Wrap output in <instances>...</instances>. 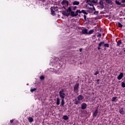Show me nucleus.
<instances>
[{"instance_id":"f257e3e1","label":"nucleus","mask_w":125,"mask_h":125,"mask_svg":"<svg viewBox=\"0 0 125 125\" xmlns=\"http://www.w3.org/2000/svg\"><path fill=\"white\" fill-rule=\"evenodd\" d=\"M66 11H67V12H70V16L73 17H76L78 15V14H81L82 13V10L81 11L80 10H77L75 12L74 11H72L71 6L68 7Z\"/></svg>"},{"instance_id":"f03ea898","label":"nucleus","mask_w":125,"mask_h":125,"mask_svg":"<svg viewBox=\"0 0 125 125\" xmlns=\"http://www.w3.org/2000/svg\"><path fill=\"white\" fill-rule=\"evenodd\" d=\"M59 94H60V97H61L62 100L64 99L66 94H65V91L63 89H62V90L60 91Z\"/></svg>"},{"instance_id":"7ed1b4c3","label":"nucleus","mask_w":125,"mask_h":125,"mask_svg":"<svg viewBox=\"0 0 125 125\" xmlns=\"http://www.w3.org/2000/svg\"><path fill=\"white\" fill-rule=\"evenodd\" d=\"M58 10V8L57 7H51V14L53 16L55 15V12L57 11Z\"/></svg>"},{"instance_id":"20e7f679","label":"nucleus","mask_w":125,"mask_h":125,"mask_svg":"<svg viewBox=\"0 0 125 125\" xmlns=\"http://www.w3.org/2000/svg\"><path fill=\"white\" fill-rule=\"evenodd\" d=\"M79 86V83H76L75 85H74L73 90L75 93H78Z\"/></svg>"},{"instance_id":"39448f33","label":"nucleus","mask_w":125,"mask_h":125,"mask_svg":"<svg viewBox=\"0 0 125 125\" xmlns=\"http://www.w3.org/2000/svg\"><path fill=\"white\" fill-rule=\"evenodd\" d=\"M62 4L63 5V8L65 9V6H68L69 5V1L66 0H63L62 1Z\"/></svg>"},{"instance_id":"423d86ee","label":"nucleus","mask_w":125,"mask_h":125,"mask_svg":"<svg viewBox=\"0 0 125 125\" xmlns=\"http://www.w3.org/2000/svg\"><path fill=\"white\" fill-rule=\"evenodd\" d=\"M124 77V73L123 72H121L119 76L117 77V79L119 81H120L121 80H122V79H123Z\"/></svg>"},{"instance_id":"0eeeda50","label":"nucleus","mask_w":125,"mask_h":125,"mask_svg":"<svg viewBox=\"0 0 125 125\" xmlns=\"http://www.w3.org/2000/svg\"><path fill=\"white\" fill-rule=\"evenodd\" d=\"M62 15L68 17L69 15H71V12H68L66 11H62Z\"/></svg>"},{"instance_id":"6e6552de","label":"nucleus","mask_w":125,"mask_h":125,"mask_svg":"<svg viewBox=\"0 0 125 125\" xmlns=\"http://www.w3.org/2000/svg\"><path fill=\"white\" fill-rule=\"evenodd\" d=\"M84 99V97L82 95H79L77 97V100L79 101H81Z\"/></svg>"},{"instance_id":"1a4fd4ad","label":"nucleus","mask_w":125,"mask_h":125,"mask_svg":"<svg viewBox=\"0 0 125 125\" xmlns=\"http://www.w3.org/2000/svg\"><path fill=\"white\" fill-rule=\"evenodd\" d=\"M100 7L101 9H103L104 8V2L103 0H100Z\"/></svg>"},{"instance_id":"9d476101","label":"nucleus","mask_w":125,"mask_h":125,"mask_svg":"<svg viewBox=\"0 0 125 125\" xmlns=\"http://www.w3.org/2000/svg\"><path fill=\"white\" fill-rule=\"evenodd\" d=\"M87 107V104L85 103H83L81 105V109L82 110H84Z\"/></svg>"},{"instance_id":"9b49d317","label":"nucleus","mask_w":125,"mask_h":125,"mask_svg":"<svg viewBox=\"0 0 125 125\" xmlns=\"http://www.w3.org/2000/svg\"><path fill=\"white\" fill-rule=\"evenodd\" d=\"M98 109H97L94 111V112L93 114V118L96 117H97V114H98Z\"/></svg>"},{"instance_id":"f8f14e48","label":"nucleus","mask_w":125,"mask_h":125,"mask_svg":"<svg viewBox=\"0 0 125 125\" xmlns=\"http://www.w3.org/2000/svg\"><path fill=\"white\" fill-rule=\"evenodd\" d=\"M82 33L83 34H88V31L87 29H83L82 30Z\"/></svg>"},{"instance_id":"ddd939ff","label":"nucleus","mask_w":125,"mask_h":125,"mask_svg":"<svg viewBox=\"0 0 125 125\" xmlns=\"http://www.w3.org/2000/svg\"><path fill=\"white\" fill-rule=\"evenodd\" d=\"M118 97H113L112 98V100L111 101L112 102H117L118 101Z\"/></svg>"},{"instance_id":"4468645a","label":"nucleus","mask_w":125,"mask_h":125,"mask_svg":"<svg viewBox=\"0 0 125 125\" xmlns=\"http://www.w3.org/2000/svg\"><path fill=\"white\" fill-rule=\"evenodd\" d=\"M72 4H73V5H78L80 4V2L77 0H74L73 3H72Z\"/></svg>"},{"instance_id":"2eb2a0df","label":"nucleus","mask_w":125,"mask_h":125,"mask_svg":"<svg viewBox=\"0 0 125 125\" xmlns=\"http://www.w3.org/2000/svg\"><path fill=\"white\" fill-rule=\"evenodd\" d=\"M81 104V102L80 101L77 100H75V104L79 105V104Z\"/></svg>"},{"instance_id":"dca6fc26","label":"nucleus","mask_w":125,"mask_h":125,"mask_svg":"<svg viewBox=\"0 0 125 125\" xmlns=\"http://www.w3.org/2000/svg\"><path fill=\"white\" fill-rule=\"evenodd\" d=\"M119 113L120 114H122V115H124L125 114V112L124 110V108H121L119 110Z\"/></svg>"},{"instance_id":"f3484780","label":"nucleus","mask_w":125,"mask_h":125,"mask_svg":"<svg viewBox=\"0 0 125 125\" xmlns=\"http://www.w3.org/2000/svg\"><path fill=\"white\" fill-rule=\"evenodd\" d=\"M122 44V42L121 40H119L117 42V46H120V45Z\"/></svg>"},{"instance_id":"a211bd4d","label":"nucleus","mask_w":125,"mask_h":125,"mask_svg":"<svg viewBox=\"0 0 125 125\" xmlns=\"http://www.w3.org/2000/svg\"><path fill=\"white\" fill-rule=\"evenodd\" d=\"M28 120L29 122V123H32L34 121V120L33 118L30 117L28 118Z\"/></svg>"},{"instance_id":"6ab92c4d","label":"nucleus","mask_w":125,"mask_h":125,"mask_svg":"<svg viewBox=\"0 0 125 125\" xmlns=\"http://www.w3.org/2000/svg\"><path fill=\"white\" fill-rule=\"evenodd\" d=\"M60 104V99L59 98H57V105H59Z\"/></svg>"},{"instance_id":"aec40b11","label":"nucleus","mask_w":125,"mask_h":125,"mask_svg":"<svg viewBox=\"0 0 125 125\" xmlns=\"http://www.w3.org/2000/svg\"><path fill=\"white\" fill-rule=\"evenodd\" d=\"M62 119H63V120L67 121L69 119V118L68 117V116L67 115H64L63 116V117H62Z\"/></svg>"},{"instance_id":"412c9836","label":"nucleus","mask_w":125,"mask_h":125,"mask_svg":"<svg viewBox=\"0 0 125 125\" xmlns=\"http://www.w3.org/2000/svg\"><path fill=\"white\" fill-rule=\"evenodd\" d=\"M104 41H103V42H100L99 44H98V46L99 47H101L102 45H104Z\"/></svg>"},{"instance_id":"4be33fe9","label":"nucleus","mask_w":125,"mask_h":125,"mask_svg":"<svg viewBox=\"0 0 125 125\" xmlns=\"http://www.w3.org/2000/svg\"><path fill=\"white\" fill-rule=\"evenodd\" d=\"M105 2L106 3H108L110 4H112V2L111 0H105Z\"/></svg>"},{"instance_id":"5701e85b","label":"nucleus","mask_w":125,"mask_h":125,"mask_svg":"<svg viewBox=\"0 0 125 125\" xmlns=\"http://www.w3.org/2000/svg\"><path fill=\"white\" fill-rule=\"evenodd\" d=\"M94 32V30H90L87 32V34L91 35Z\"/></svg>"},{"instance_id":"b1692460","label":"nucleus","mask_w":125,"mask_h":125,"mask_svg":"<svg viewBox=\"0 0 125 125\" xmlns=\"http://www.w3.org/2000/svg\"><path fill=\"white\" fill-rule=\"evenodd\" d=\"M64 99H62V106H63L65 104Z\"/></svg>"},{"instance_id":"393cba45","label":"nucleus","mask_w":125,"mask_h":125,"mask_svg":"<svg viewBox=\"0 0 125 125\" xmlns=\"http://www.w3.org/2000/svg\"><path fill=\"white\" fill-rule=\"evenodd\" d=\"M82 13H83V14H85V15H87V14H88V13L86 12L85 11V10H82Z\"/></svg>"},{"instance_id":"a878e982","label":"nucleus","mask_w":125,"mask_h":125,"mask_svg":"<svg viewBox=\"0 0 125 125\" xmlns=\"http://www.w3.org/2000/svg\"><path fill=\"white\" fill-rule=\"evenodd\" d=\"M89 2L91 3V0H86V3H88V5H90V6H91V4L90 3H89Z\"/></svg>"},{"instance_id":"bb28decb","label":"nucleus","mask_w":125,"mask_h":125,"mask_svg":"<svg viewBox=\"0 0 125 125\" xmlns=\"http://www.w3.org/2000/svg\"><path fill=\"white\" fill-rule=\"evenodd\" d=\"M115 3L116 4L120 5H121V3H120L119 1L116 0Z\"/></svg>"},{"instance_id":"cd10ccee","label":"nucleus","mask_w":125,"mask_h":125,"mask_svg":"<svg viewBox=\"0 0 125 125\" xmlns=\"http://www.w3.org/2000/svg\"><path fill=\"white\" fill-rule=\"evenodd\" d=\"M119 27H123V25L120 22H118Z\"/></svg>"},{"instance_id":"c85d7f7f","label":"nucleus","mask_w":125,"mask_h":125,"mask_svg":"<svg viewBox=\"0 0 125 125\" xmlns=\"http://www.w3.org/2000/svg\"><path fill=\"white\" fill-rule=\"evenodd\" d=\"M36 89H37L36 88H32L31 89L30 91H31V92H33V91H35Z\"/></svg>"},{"instance_id":"c756f323","label":"nucleus","mask_w":125,"mask_h":125,"mask_svg":"<svg viewBox=\"0 0 125 125\" xmlns=\"http://www.w3.org/2000/svg\"><path fill=\"white\" fill-rule=\"evenodd\" d=\"M104 46L105 47H109V45L108 43H105L104 44Z\"/></svg>"},{"instance_id":"7c9ffc66","label":"nucleus","mask_w":125,"mask_h":125,"mask_svg":"<svg viewBox=\"0 0 125 125\" xmlns=\"http://www.w3.org/2000/svg\"><path fill=\"white\" fill-rule=\"evenodd\" d=\"M121 84H122V87H123V88L125 87V83L122 82V83H121Z\"/></svg>"},{"instance_id":"2f4dec72","label":"nucleus","mask_w":125,"mask_h":125,"mask_svg":"<svg viewBox=\"0 0 125 125\" xmlns=\"http://www.w3.org/2000/svg\"><path fill=\"white\" fill-rule=\"evenodd\" d=\"M99 14V11H95V12H94V14L95 15H97Z\"/></svg>"},{"instance_id":"473e14b6","label":"nucleus","mask_w":125,"mask_h":125,"mask_svg":"<svg viewBox=\"0 0 125 125\" xmlns=\"http://www.w3.org/2000/svg\"><path fill=\"white\" fill-rule=\"evenodd\" d=\"M98 74H99V71H96L95 72V73H94V76H97V75H98Z\"/></svg>"},{"instance_id":"72a5a7b5","label":"nucleus","mask_w":125,"mask_h":125,"mask_svg":"<svg viewBox=\"0 0 125 125\" xmlns=\"http://www.w3.org/2000/svg\"><path fill=\"white\" fill-rule=\"evenodd\" d=\"M71 8L72 7V8H73V10H75L76 9H77V6H73V7L71 6Z\"/></svg>"},{"instance_id":"f704fd0d","label":"nucleus","mask_w":125,"mask_h":125,"mask_svg":"<svg viewBox=\"0 0 125 125\" xmlns=\"http://www.w3.org/2000/svg\"><path fill=\"white\" fill-rule=\"evenodd\" d=\"M96 3L97 2L95 0H91V3Z\"/></svg>"},{"instance_id":"c9c22d12","label":"nucleus","mask_w":125,"mask_h":125,"mask_svg":"<svg viewBox=\"0 0 125 125\" xmlns=\"http://www.w3.org/2000/svg\"><path fill=\"white\" fill-rule=\"evenodd\" d=\"M83 17H84V20L85 21H86V20L87 16H86L85 15H83Z\"/></svg>"},{"instance_id":"e433bc0d","label":"nucleus","mask_w":125,"mask_h":125,"mask_svg":"<svg viewBox=\"0 0 125 125\" xmlns=\"http://www.w3.org/2000/svg\"><path fill=\"white\" fill-rule=\"evenodd\" d=\"M44 79V76H40V80H43Z\"/></svg>"},{"instance_id":"4c0bfd02","label":"nucleus","mask_w":125,"mask_h":125,"mask_svg":"<svg viewBox=\"0 0 125 125\" xmlns=\"http://www.w3.org/2000/svg\"><path fill=\"white\" fill-rule=\"evenodd\" d=\"M102 36V35L101 34H98V35H97V37H101Z\"/></svg>"},{"instance_id":"58836bf2","label":"nucleus","mask_w":125,"mask_h":125,"mask_svg":"<svg viewBox=\"0 0 125 125\" xmlns=\"http://www.w3.org/2000/svg\"><path fill=\"white\" fill-rule=\"evenodd\" d=\"M13 122H14V120H11L10 121V123H11V124H12Z\"/></svg>"},{"instance_id":"ea45409f","label":"nucleus","mask_w":125,"mask_h":125,"mask_svg":"<svg viewBox=\"0 0 125 125\" xmlns=\"http://www.w3.org/2000/svg\"><path fill=\"white\" fill-rule=\"evenodd\" d=\"M82 50H83L82 48H80V49H79V51L81 52L82 51Z\"/></svg>"},{"instance_id":"a19ab883","label":"nucleus","mask_w":125,"mask_h":125,"mask_svg":"<svg viewBox=\"0 0 125 125\" xmlns=\"http://www.w3.org/2000/svg\"><path fill=\"white\" fill-rule=\"evenodd\" d=\"M122 2L123 3H125V0H122Z\"/></svg>"},{"instance_id":"79ce46f5","label":"nucleus","mask_w":125,"mask_h":125,"mask_svg":"<svg viewBox=\"0 0 125 125\" xmlns=\"http://www.w3.org/2000/svg\"><path fill=\"white\" fill-rule=\"evenodd\" d=\"M100 49H101V47H100V46H98V50H100Z\"/></svg>"},{"instance_id":"37998d69","label":"nucleus","mask_w":125,"mask_h":125,"mask_svg":"<svg viewBox=\"0 0 125 125\" xmlns=\"http://www.w3.org/2000/svg\"><path fill=\"white\" fill-rule=\"evenodd\" d=\"M97 83H99V82H100V80L99 79L97 80Z\"/></svg>"},{"instance_id":"c03bdc74","label":"nucleus","mask_w":125,"mask_h":125,"mask_svg":"<svg viewBox=\"0 0 125 125\" xmlns=\"http://www.w3.org/2000/svg\"><path fill=\"white\" fill-rule=\"evenodd\" d=\"M93 10H95V7L93 8Z\"/></svg>"},{"instance_id":"a18cd8bd","label":"nucleus","mask_w":125,"mask_h":125,"mask_svg":"<svg viewBox=\"0 0 125 125\" xmlns=\"http://www.w3.org/2000/svg\"><path fill=\"white\" fill-rule=\"evenodd\" d=\"M124 52H125V50H124Z\"/></svg>"},{"instance_id":"49530a36","label":"nucleus","mask_w":125,"mask_h":125,"mask_svg":"<svg viewBox=\"0 0 125 125\" xmlns=\"http://www.w3.org/2000/svg\"><path fill=\"white\" fill-rule=\"evenodd\" d=\"M59 59H58V61H59Z\"/></svg>"}]
</instances>
